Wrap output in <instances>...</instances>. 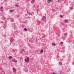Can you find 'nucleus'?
<instances>
[{
	"mask_svg": "<svg viewBox=\"0 0 74 74\" xmlns=\"http://www.w3.org/2000/svg\"><path fill=\"white\" fill-rule=\"evenodd\" d=\"M34 0H32L31 2L32 3H34Z\"/></svg>",
	"mask_w": 74,
	"mask_h": 74,
	"instance_id": "11",
	"label": "nucleus"
},
{
	"mask_svg": "<svg viewBox=\"0 0 74 74\" xmlns=\"http://www.w3.org/2000/svg\"><path fill=\"white\" fill-rule=\"evenodd\" d=\"M17 1H18L19 0H16Z\"/></svg>",
	"mask_w": 74,
	"mask_h": 74,
	"instance_id": "26",
	"label": "nucleus"
},
{
	"mask_svg": "<svg viewBox=\"0 0 74 74\" xmlns=\"http://www.w3.org/2000/svg\"><path fill=\"white\" fill-rule=\"evenodd\" d=\"M11 21L12 22H14V20L12 19L11 20Z\"/></svg>",
	"mask_w": 74,
	"mask_h": 74,
	"instance_id": "19",
	"label": "nucleus"
},
{
	"mask_svg": "<svg viewBox=\"0 0 74 74\" xmlns=\"http://www.w3.org/2000/svg\"><path fill=\"white\" fill-rule=\"evenodd\" d=\"M69 8L70 10H73V8L72 7L70 8Z\"/></svg>",
	"mask_w": 74,
	"mask_h": 74,
	"instance_id": "15",
	"label": "nucleus"
},
{
	"mask_svg": "<svg viewBox=\"0 0 74 74\" xmlns=\"http://www.w3.org/2000/svg\"><path fill=\"white\" fill-rule=\"evenodd\" d=\"M13 71L14 72H15L16 71V70L15 69V68H13Z\"/></svg>",
	"mask_w": 74,
	"mask_h": 74,
	"instance_id": "8",
	"label": "nucleus"
},
{
	"mask_svg": "<svg viewBox=\"0 0 74 74\" xmlns=\"http://www.w3.org/2000/svg\"><path fill=\"white\" fill-rule=\"evenodd\" d=\"M24 30L25 32H27V29L26 28H25L24 29Z\"/></svg>",
	"mask_w": 74,
	"mask_h": 74,
	"instance_id": "10",
	"label": "nucleus"
},
{
	"mask_svg": "<svg viewBox=\"0 0 74 74\" xmlns=\"http://www.w3.org/2000/svg\"><path fill=\"white\" fill-rule=\"evenodd\" d=\"M13 62H15V63H16V62H17V60H13Z\"/></svg>",
	"mask_w": 74,
	"mask_h": 74,
	"instance_id": "9",
	"label": "nucleus"
},
{
	"mask_svg": "<svg viewBox=\"0 0 74 74\" xmlns=\"http://www.w3.org/2000/svg\"><path fill=\"white\" fill-rule=\"evenodd\" d=\"M67 33H65L64 34V36H67Z\"/></svg>",
	"mask_w": 74,
	"mask_h": 74,
	"instance_id": "14",
	"label": "nucleus"
},
{
	"mask_svg": "<svg viewBox=\"0 0 74 74\" xmlns=\"http://www.w3.org/2000/svg\"><path fill=\"white\" fill-rule=\"evenodd\" d=\"M59 64H61V62H59Z\"/></svg>",
	"mask_w": 74,
	"mask_h": 74,
	"instance_id": "22",
	"label": "nucleus"
},
{
	"mask_svg": "<svg viewBox=\"0 0 74 74\" xmlns=\"http://www.w3.org/2000/svg\"><path fill=\"white\" fill-rule=\"evenodd\" d=\"M2 9H3V8L2 7H1V9H0V10H1H1H2Z\"/></svg>",
	"mask_w": 74,
	"mask_h": 74,
	"instance_id": "16",
	"label": "nucleus"
},
{
	"mask_svg": "<svg viewBox=\"0 0 74 74\" xmlns=\"http://www.w3.org/2000/svg\"><path fill=\"white\" fill-rule=\"evenodd\" d=\"M32 15V14L31 13H29V15Z\"/></svg>",
	"mask_w": 74,
	"mask_h": 74,
	"instance_id": "17",
	"label": "nucleus"
},
{
	"mask_svg": "<svg viewBox=\"0 0 74 74\" xmlns=\"http://www.w3.org/2000/svg\"><path fill=\"white\" fill-rule=\"evenodd\" d=\"M36 10H37V11L38 12L39 11V8H36Z\"/></svg>",
	"mask_w": 74,
	"mask_h": 74,
	"instance_id": "4",
	"label": "nucleus"
},
{
	"mask_svg": "<svg viewBox=\"0 0 74 74\" xmlns=\"http://www.w3.org/2000/svg\"><path fill=\"white\" fill-rule=\"evenodd\" d=\"M64 22L65 23H66L68 22V20H64Z\"/></svg>",
	"mask_w": 74,
	"mask_h": 74,
	"instance_id": "5",
	"label": "nucleus"
},
{
	"mask_svg": "<svg viewBox=\"0 0 74 74\" xmlns=\"http://www.w3.org/2000/svg\"><path fill=\"white\" fill-rule=\"evenodd\" d=\"M42 19L43 22H45V21H46V17H43L42 18Z\"/></svg>",
	"mask_w": 74,
	"mask_h": 74,
	"instance_id": "2",
	"label": "nucleus"
},
{
	"mask_svg": "<svg viewBox=\"0 0 74 74\" xmlns=\"http://www.w3.org/2000/svg\"><path fill=\"white\" fill-rule=\"evenodd\" d=\"M12 58V57L11 56H10L9 57V59H11Z\"/></svg>",
	"mask_w": 74,
	"mask_h": 74,
	"instance_id": "6",
	"label": "nucleus"
},
{
	"mask_svg": "<svg viewBox=\"0 0 74 74\" xmlns=\"http://www.w3.org/2000/svg\"><path fill=\"white\" fill-rule=\"evenodd\" d=\"M66 2V1H65V3Z\"/></svg>",
	"mask_w": 74,
	"mask_h": 74,
	"instance_id": "27",
	"label": "nucleus"
},
{
	"mask_svg": "<svg viewBox=\"0 0 74 74\" xmlns=\"http://www.w3.org/2000/svg\"><path fill=\"white\" fill-rule=\"evenodd\" d=\"M10 12H13V10H10Z\"/></svg>",
	"mask_w": 74,
	"mask_h": 74,
	"instance_id": "20",
	"label": "nucleus"
},
{
	"mask_svg": "<svg viewBox=\"0 0 74 74\" xmlns=\"http://www.w3.org/2000/svg\"><path fill=\"white\" fill-rule=\"evenodd\" d=\"M63 44V42H61L60 43L61 44Z\"/></svg>",
	"mask_w": 74,
	"mask_h": 74,
	"instance_id": "21",
	"label": "nucleus"
},
{
	"mask_svg": "<svg viewBox=\"0 0 74 74\" xmlns=\"http://www.w3.org/2000/svg\"><path fill=\"white\" fill-rule=\"evenodd\" d=\"M10 40L11 42H14V41H15L14 39L12 38H10Z\"/></svg>",
	"mask_w": 74,
	"mask_h": 74,
	"instance_id": "3",
	"label": "nucleus"
},
{
	"mask_svg": "<svg viewBox=\"0 0 74 74\" xmlns=\"http://www.w3.org/2000/svg\"><path fill=\"white\" fill-rule=\"evenodd\" d=\"M52 45H53L54 46H55L56 45L53 43H52Z\"/></svg>",
	"mask_w": 74,
	"mask_h": 74,
	"instance_id": "13",
	"label": "nucleus"
},
{
	"mask_svg": "<svg viewBox=\"0 0 74 74\" xmlns=\"http://www.w3.org/2000/svg\"><path fill=\"white\" fill-rule=\"evenodd\" d=\"M42 52H43V50H42V49H41L40 51V53H41Z\"/></svg>",
	"mask_w": 74,
	"mask_h": 74,
	"instance_id": "12",
	"label": "nucleus"
},
{
	"mask_svg": "<svg viewBox=\"0 0 74 74\" xmlns=\"http://www.w3.org/2000/svg\"><path fill=\"white\" fill-rule=\"evenodd\" d=\"M25 62L26 63H28L29 62V58H27L25 59Z\"/></svg>",
	"mask_w": 74,
	"mask_h": 74,
	"instance_id": "1",
	"label": "nucleus"
},
{
	"mask_svg": "<svg viewBox=\"0 0 74 74\" xmlns=\"http://www.w3.org/2000/svg\"><path fill=\"white\" fill-rule=\"evenodd\" d=\"M58 3H59V0H58Z\"/></svg>",
	"mask_w": 74,
	"mask_h": 74,
	"instance_id": "24",
	"label": "nucleus"
},
{
	"mask_svg": "<svg viewBox=\"0 0 74 74\" xmlns=\"http://www.w3.org/2000/svg\"><path fill=\"white\" fill-rule=\"evenodd\" d=\"M22 50L23 51H24V49H22Z\"/></svg>",
	"mask_w": 74,
	"mask_h": 74,
	"instance_id": "25",
	"label": "nucleus"
},
{
	"mask_svg": "<svg viewBox=\"0 0 74 74\" xmlns=\"http://www.w3.org/2000/svg\"><path fill=\"white\" fill-rule=\"evenodd\" d=\"M53 1V0H48V2L50 3V2H52Z\"/></svg>",
	"mask_w": 74,
	"mask_h": 74,
	"instance_id": "7",
	"label": "nucleus"
},
{
	"mask_svg": "<svg viewBox=\"0 0 74 74\" xmlns=\"http://www.w3.org/2000/svg\"><path fill=\"white\" fill-rule=\"evenodd\" d=\"M56 73H55V72H53V74H56Z\"/></svg>",
	"mask_w": 74,
	"mask_h": 74,
	"instance_id": "18",
	"label": "nucleus"
},
{
	"mask_svg": "<svg viewBox=\"0 0 74 74\" xmlns=\"http://www.w3.org/2000/svg\"><path fill=\"white\" fill-rule=\"evenodd\" d=\"M60 16V17H62V16H62V15H61V16Z\"/></svg>",
	"mask_w": 74,
	"mask_h": 74,
	"instance_id": "23",
	"label": "nucleus"
}]
</instances>
